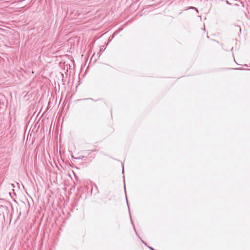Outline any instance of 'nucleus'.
Here are the masks:
<instances>
[{
  "mask_svg": "<svg viewBox=\"0 0 250 250\" xmlns=\"http://www.w3.org/2000/svg\"><path fill=\"white\" fill-rule=\"evenodd\" d=\"M235 69H236V70H242L243 69L241 68H235Z\"/></svg>",
  "mask_w": 250,
  "mask_h": 250,
  "instance_id": "4",
  "label": "nucleus"
},
{
  "mask_svg": "<svg viewBox=\"0 0 250 250\" xmlns=\"http://www.w3.org/2000/svg\"><path fill=\"white\" fill-rule=\"evenodd\" d=\"M131 223L133 224V222H132V220H131Z\"/></svg>",
  "mask_w": 250,
  "mask_h": 250,
  "instance_id": "13",
  "label": "nucleus"
},
{
  "mask_svg": "<svg viewBox=\"0 0 250 250\" xmlns=\"http://www.w3.org/2000/svg\"><path fill=\"white\" fill-rule=\"evenodd\" d=\"M125 197H126V200L127 204H128V200H127V197H126V196ZM127 206H128V207L129 208V207H128V204H127Z\"/></svg>",
  "mask_w": 250,
  "mask_h": 250,
  "instance_id": "5",
  "label": "nucleus"
},
{
  "mask_svg": "<svg viewBox=\"0 0 250 250\" xmlns=\"http://www.w3.org/2000/svg\"><path fill=\"white\" fill-rule=\"evenodd\" d=\"M149 249L151 250H154L153 248L151 247H148Z\"/></svg>",
  "mask_w": 250,
  "mask_h": 250,
  "instance_id": "2",
  "label": "nucleus"
},
{
  "mask_svg": "<svg viewBox=\"0 0 250 250\" xmlns=\"http://www.w3.org/2000/svg\"><path fill=\"white\" fill-rule=\"evenodd\" d=\"M188 9H196V8L195 7H189Z\"/></svg>",
  "mask_w": 250,
  "mask_h": 250,
  "instance_id": "3",
  "label": "nucleus"
},
{
  "mask_svg": "<svg viewBox=\"0 0 250 250\" xmlns=\"http://www.w3.org/2000/svg\"><path fill=\"white\" fill-rule=\"evenodd\" d=\"M237 27L239 29L240 31H241V28H239V27Z\"/></svg>",
  "mask_w": 250,
  "mask_h": 250,
  "instance_id": "8",
  "label": "nucleus"
},
{
  "mask_svg": "<svg viewBox=\"0 0 250 250\" xmlns=\"http://www.w3.org/2000/svg\"><path fill=\"white\" fill-rule=\"evenodd\" d=\"M143 243L145 244V245H146V244L145 243L144 241H143Z\"/></svg>",
  "mask_w": 250,
  "mask_h": 250,
  "instance_id": "9",
  "label": "nucleus"
},
{
  "mask_svg": "<svg viewBox=\"0 0 250 250\" xmlns=\"http://www.w3.org/2000/svg\"><path fill=\"white\" fill-rule=\"evenodd\" d=\"M133 227H134V230L136 231V230H135V227H134V226H133Z\"/></svg>",
  "mask_w": 250,
  "mask_h": 250,
  "instance_id": "11",
  "label": "nucleus"
},
{
  "mask_svg": "<svg viewBox=\"0 0 250 250\" xmlns=\"http://www.w3.org/2000/svg\"><path fill=\"white\" fill-rule=\"evenodd\" d=\"M28 127H29V124L27 125V127H26V131L27 130Z\"/></svg>",
  "mask_w": 250,
  "mask_h": 250,
  "instance_id": "6",
  "label": "nucleus"
},
{
  "mask_svg": "<svg viewBox=\"0 0 250 250\" xmlns=\"http://www.w3.org/2000/svg\"><path fill=\"white\" fill-rule=\"evenodd\" d=\"M125 192L126 193L125 188Z\"/></svg>",
  "mask_w": 250,
  "mask_h": 250,
  "instance_id": "10",
  "label": "nucleus"
},
{
  "mask_svg": "<svg viewBox=\"0 0 250 250\" xmlns=\"http://www.w3.org/2000/svg\"><path fill=\"white\" fill-rule=\"evenodd\" d=\"M122 173H124V167H123Z\"/></svg>",
  "mask_w": 250,
  "mask_h": 250,
  "instance_id": "7",
  "label": "nucleus"
},
{
  "mask_svg": "<svg viewBox=\"0 0 250 250\" xmlns=\"http://www.w3.org/2000/svg\"><path fill=\"white\" fill-rule=\"evenodd\" d=\"M131 223L133 224V222H132V220H131Z\"/></svg>",
  "mask_w": 250,
  "mask_h": 250,
  "instance_id": "12",
  "label": "nucleus"
},
{
  "mask_svg": "<svg viewBox=\"0 0 250 250\" xmlns=\"http://www.w3.org/2000/svg\"><path fill=\"white\" fill-rule=\"evenodd\" d=\"M31 128V126H30L29 127V133H28V134L27 135V140H28V139H30L31 137V134H29V132L30 131V129Z\"/></svg>",
  "mask_w": 250,
  "mask_h": 250,
  "instance_id": "1",
  "label": "nucleus"
}]
</instances>
